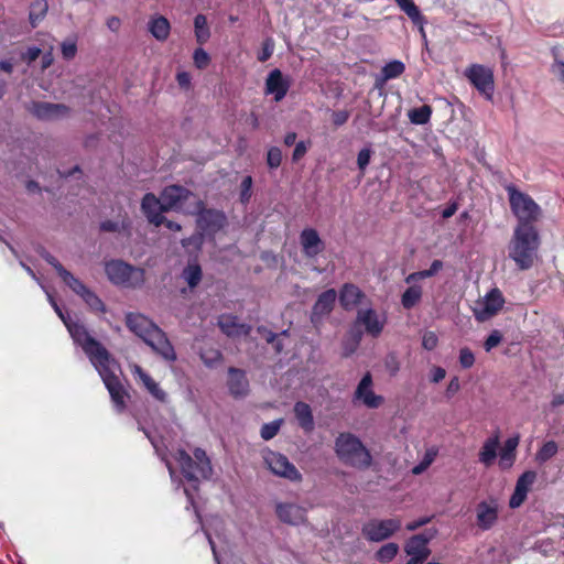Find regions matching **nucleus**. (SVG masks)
Wrapping results in <instances>:
<instances>
[{
    "label": "nucleus",
    "mask_w": 564,
    "mask_h": 564,
    "mask_svg": "<svg viewBox=\"0 0 564 564\" xmlns=\"http://www.w3.org/2000/svg\"><path fill=\"white\" fill-rule=\"evenodd\" d=\"M65 326L74 343L83 348L90 362L98 371L117 412H122L126 409V402L129 395L118 377L120 372L118 362L100 343L89 335L84 325L70 319L69 322H65Z\"/></svg>",
    "instance_id": "obj_1"
},
{
    "label": "nucleus",
    "mask_w": 564,
    "mask_h": 564,
    "mask_svg": "<svg viewBox=\"0 0 564 564\" xmlns=\"http://www.w3.org/2000/svg\"><path fill=\"white\" fill-rule=\"evenodd\" d=\"M128 328L149 345L166 361H175L176 354L165 333L147 316L139 313H128Z\"/></svg>",
    "instance_id": "obj_2"
},
{
    "label": "nucleus",
    "mask_w": 564,
    "mask_h": 564,
    "mask_svg": "<svg viewBox=\"0 0 564 564\" xmlns=\"http://www.w3.org/2000/svg\"><path fill=\"white\" fill-rule=\"evenodd\" d=\"M540 236L534 226L517 225L508 246L509 258L520 270H529L538 258Z\"/></svg>",
    "instance_id": "obj_3"
},
{
    "label": "nucleus",
    "mask_w": 564,
    "mask_h": 564,
    "mask_svg": "<svg viewBox=\"0 0 564 564\" xmlns=\"http://www.w3.org/2000/svg\"><path fill=\"white\" fill-rule=\"evenodd\" d=\"M335 451L345 464L356 468H367L371 465V455L360 440L350 433H341L336 438Z\"/></svg>",
    "instance_id": "obj_4"
},
{
    "label": "nucleus",
    "mask_w": 564,
    "mask_h": 564,
    "mask_svg": "<svg viewBox=\"0 0 564 564\" xmlns=\"http://www.w3.org/2000/svg\"><path fill=\"white\" fill-rule=\"evenodd\" d=\"M161 197L167 212L175 210L187 215H194L203 207V200H200L189 189L181 185L166 186L161 192Z\"/></svg>",
    "instance_id": "obj_5"
},
{
    "label": "nucleus",
    "mask_w": 564,
    "mask_h": 564,
    "mask_svg": "<svg viewBox=\"0 0 564 564\" xmlns=\"http://www.w3.org/2000/svg\"><path fill=\"white\" fill-rule=\"evenodd\" d=\"M182 474L188 481H198L199 478L207 479L212 476L213 468L209 458L202 448L194 451V458L184 449H178L175 455Z\"/></svg>",
    "instance_id": "obj_6"
},
{
    "label": "nucleus",
    "mask_w": 564,
    "mask_h": 564,
    "mask_svg": "<svg viewBox=\"0 0 564 564\" xmlns=\"http://www.w3.org/2000/svg\"><path fill=\"white\" fill-rule=\"evenodd\" d=\"M510 208L518 219V225L533 226L541 215L540 206L528 194L517 189L514 185L506 186Z\"/></svg>",
    "instance_id": "obj_7"
},
{
    "label": "nucleus",
    "mask_w": 564,
    "mask_h": 564,
    "mask_svg": "<svg viewBox=\"0 0 564 564\" xmlns=\"http://www.w3.org/2000/svg\"><path fill=\"white\" fill-rule=\"evenodd\" d=\"M108 279L118 285L138 288L144 282V270L134 268L123 261L112 260L105 267Z\"/></svg>",
    "instance_id": "obj_8"
},
{
    "label": "nucleus",
    "mask_w": 564,
    "mask_h": 564,
    "mask_svg": "<svg viewBox=\"0 0 564 564\" xmlns=\"http://www.w3.org/2000/svg\"><path fill=\"white\" fill-rule=\"evenodd\" d=\"M464 76L487 100H492L495 78L490 67L482 64H471L464 70Z\"/></svg>",
    "instance_id": "obj_9"
},
{
    "label": "nucleus",
    "mask_w": 564,
    "mask_h": 564,
    "mask_svg": "<svg viewBox=\"0 0 564 564\" xmlns=\"http://www.w3.org/2000/svg\"><path fill=\"white\" fill-rule=\"evenodd\" d=\"M505 299L497 288L490 290L482 299L475 302L473 313L478 322H486L502 308Z\"/></svg>",
    "instance_id": "obj_10"
},
{
    "label": "nucleus",
    "mask_w": 564,
    "mask_h": 564,
    "mask_svg": "<svg viewBox=\"0 0 564 564\" xmlns=\"http://www.w3.org/2000/svg\"><path fill=\"white\" fill-rule=\"evenodd\" d=\"M400 528L401 521L399 519H372L364 524L362 534L371 542H380L389 539Z\"/></svg>",
    "instance_id": "obj_11"
},
{
    "label": "nucleus",
    "mask_w": 564,
    "mask_h": 564,
    "mask_svg": "<svg viewBox=\"0 0 564 564\" xmlns=\"http://www.w3.org/2000/svg\"><path fill=\"white\" fill-rule=\"evenodd\" d=\"M264 462L269 469L276 476L291 481H300L302 479V475L297 468L288 459L286 456L280 453L268 452L264 455Z\"/></svg>",
    "instance_id": "obj_12"
},
{
    "label": "nucleus",
    "mask_w": 564,
    "mask_h": 564,
    "mask_svg": "<svg viewBox=\"0 0 564 564\" xmlns=\"http://www.w3.org/2000/svg\"><path fill=\"white\" fill-rule=\"evenodd\" d=\"M29 111L42 121H54L65 118L69 113V108L63 104H52L46 101H33Z\"/></svg>",
    "instance_id": "obj_13"
},
{
    "label": "nucleus",
    "mask_w": 564,
    "mask_h": 564,
    "mask_svg": "<svg viewBox=\"0 0 564 564\" xmlns=\"http://www.w3.org/2000/svg\"><path fill=\"white\" fill-rule=\"evenodd\" d=\"M194 215H197V226L205 234H215L226 225V215L223 212L215 209H202Z\"/></svg>",
    "instance_id": "obj_14"
},
{
    "label": "nucleus",
    "mask_w": 564,
    "mask_h": 564,
    "mask_svg": "<svg viewBox=\"0 0 564 564\" xmlns=\"http://www.w3.org/2000/svg\"><path fill=\"white\" fill-rule=\"evenodd\" d=\"M141 209L149 223L153 224L155 227H159L164 223L162 214L167 210L164 207L161 196L158 198L152 193L145 194L141 202Z\"/></svg>",
    "instance_id": "obj_15"
},
{
    "label": "nucleus",
    "mask_w": 564,
    "mask_h": 564,
    "mask_svg": "<svg viewBox=\"0 0 564 564\" xmlns=\"http://www.w3.org/2000/svg\"><path fill=\"white\" fill-rule=\"evenodd\" d=\"M499 506L496 499L481 501L476 508V522L482 531L490 530L498 520Z\"/></svg>",
    "instance_id": "obj_16"
},
{
    "label": "nucleus",
    "mask_w": 564,
    "mask_h": 564,
    "mask_svg": "<svg viewBox=\"0 0 564 564\" xmlns=\"http://www.w3.org/2000/svg\"><path fill=\"white\" fill-rule=\"evenodd\" d=\"M300 245L303 254L308 259L316 258L325 249V243L314 228H305L300 234Z\"/></svg>",
    "instance_id": "obj_17"
},
{
    "label": "nucleus",
    "mask_w": 564,
    "mask_h": 564,
    "mask_svg": "<svg viewBox=\"0 0 564 564\" xmlns=\"http://www.w3.org/2000/svg\"><path fill=\"white\" fill-rule=\"evenodd\" d=\"M355 398L360 400L369 409H377L381 405L383 398L373 392L370 372H367L361 378L355 391Z\"/></svg>",
    "instance_id": "obj_18"
},
{
    "label": "nucleus",
    "mask_w": 564,
    "mask_h": 564,
    "mask_svg": "<svg viewBox=\"0 0 564 564\" xmlns=\"http://www.w3.org/2000/svg\"><path fill=\"white\" fill-rule=\"evenodd\" d=\"M290 79L278 68L271 70L265 79V94L273 95L275 101H281L288 94Z\"/></svg>",
    "instance_id": "obj_19"
},
{
    "label": "nucleus",
    "mask_w": 564,
    "mask_h": 564,
    "mask_svg": "<svg viewBox=\"0 0 564 564\" xmlns=\"http://www.w3.org/2000/svg\"><path fill=\"white\" fill-rule=\"evenodd\" d=\"M535 479L536 473L533 470H527L518 478L514 491L509 500L510 508H519L524 502Z\"/></svg>",
    "instance_id": "obj_20"
},
{
    "label": "nucleus",
    "mask_w": 564,
    "mask_h": 564,
    "mask_svg": "<svg viewBox=\"0 0 564 564\" xmlns=\"http://www.w3.org/2000/svg\"><path fill=\"white\" fill-rule=\"evenodd\" d=\"M356 322L361 324L369 335L378 337L384 327L386 319L372 308H367L358 311Z\"/></svg>",
    "instance_id": "obj_21"
},
{
    "label": "nucleus",
    "mask_w": 564,
    "mask_h": 564,
    "mask_svg": "<svg viewBox=\"0 0 564 564\" xmlns=\"http://www.w3.org/2000/svg\"><path fill=\"white\" fill-rule=\"evenodd\" d=\"M278 518L288 524L299 525L305 521V509L295 503L280 502L275 507Z\"/></svg>",
    "instance_id": "obj_22"
},
{
    "label": "nucleus",
    "mask_w": 564,
    "mask_h": 564,
    "mask_svg": "<svg viewBox=\"0 0 564 564\" xmlns=\"http://www.w3.org/2000/svg\"><path fill=\"white\" fill-rule=\"evenodd\" d=\"M218 326L224 334L229 337L247 336L251 332V326L239 323L238 317L230 314H223L218 318Z\"/></svg>",
    "instance_id": "obj_23"
},
{
    "label": "nucleus",
    "mask_w": 564,
    "mask_h": 564,
    "mask_svg": "<svg viewBox=\"0 0 564 564\" xmlns=\"http://www.w3.org/2000/svg\"><path fill=\"white\" fill-rule=\"evenodd\" d=\"M228 388L234 397H245L249 391V381L246 372L241 369L230 367L228 369Z\"/></svg>",
    "instance_id": "obj_24"
},
{
    "label": "nucleus",
    "mask_w": 564,
    "mask_h": 564,
    "mask_svg": "<svg viewBox=\"0 0 564 564\" xmlns=\"http://www.w3.org/2000/svg\"><path fill=\"white\" fill-rule=\"evenodd\" d=\"M337 297V293L334 289H329L323 292L317 301L315 302L312 310V321L316 322L323 316L329 314L334 307L335 301Z\"/></svg>",
    "instance_id": "obj_25"
},
{
    "label": "nucleus",
    "mask_w": 564,
    "mask_h": 564,
    "mask_svg": "<svg viewBox=\"0 0 564 564\" xmlns=\"http://www.w3.org/2000/svg\"><path fill=\"white\" fill-rule=\"evenodd\" d=\"M500 444V434L499 432H495L491 436H489L482 444L479 454L478 459L479 462L486 466L489 467L494 464L495 459L497 458V449Z\"/></svg>",
    "instance_id": "obj_26"
},
{
    "label": "nucleus",
    "mask_w": 564,
    "mask_h": 564,
    "mask_svg": "<svg viewBox=\"0 0 564 564\" xmlns=\"http://www.w3.org/2000/svg\"><path fill=\"white\" fill-rule=\"evenodd\" d=\"M362 297L364 293L358 286L347 283L340 290L339 302L345 310H352Z\"/></svg>",
    "instance_id": "obj_27"
},
{
    "label": "nucleus",
    "mask_w": 564,
    "mask_h": 564,
    "mask_svg": "<svg viewBox=\"0 0 564 564\" xmlns=\"http://www.w3.org/2000/svg\"><path fill=\"white\" fill-rule=\"evenodd\" d=\"M294 414L299 422V425L305 432H312L314 430V417L311 406L302 401H299L294 405Z\"/></svg>",
    "instance_id": "obj_28"
},
{
    "label": "nucleus",
    "mask_w": 564,
    "mask_h": 564,
    "mask_svg": "<svg viewBox=\"0 0 564 564\" xmlns=\"http://www.w3.org/2000/svg\"><path fill=\"white\" fill-rule=\"evenodd\" d=\"M430 536H425L423 534H417L412 536L405 545V552L408 555L422 556L427 558L430 555V550L427 549V543L430 541Z\"/></svg>",
    "instance_id": "obj_29"
},
{
    "label": "nucleus",
    "mask_w": 564,
    "mask_h": 564,
    "mask_svg": "<svg viewBox=\"0 0 564 564\" xmlns=\"http://www.w3.org/2000/svg\"><path fill=\"white\" fill-rule=\"evenodd\" d=\"M399 8L409 17V19L420 28L424 34L425 19L413 0H394Z\"/></svg>",
    "instance_id": "obj_30"
},
{
    "label": "nucleus",
    "mask_w": 564,
    "mask_h": 564,
    "mask_svg": "<svg viewBox=\"0 0 564 564\" xmlns=\"http://www.w3.org/2000/svg\"><path fill=\"white\" fill-rule=\"evenodd\" d=\"M148 29L158 41H165L169 37L171 25L166 18L158 15L149 21Z\"/></svg>",
    "instance_id": "obj_31"
},
{
    "label": "nucleus",
    "mask_w": 564,
    "mask_h": 564,
    "mask_svg": "<svg viewBox=\"0 0 564 564\" xmlns=\"http://www.w3.org/2000/svg\"><path fill=\"white\" fill-rule=\"evenodd\" d=\"M203 276L202 268L196 262H189L182 272V279L188 284L189 288H195L199 284Z\"/></svg>",
    "instance_id": "obj_32"
},
{
    "label": "nucleus",
    "mask_w": 564,
    "mask_h": 564,
    "mask_svg": "<svg viewBox=\"0 0 564 564\" xmlns=\"http://www.w3.org/2000/svg\"><path fill=\"white\" fill-rule=\"evenodd\" d=\"M422 297V288L420 285L409 286L401 296V304L404 308L414 307Z\"/></svg>",
    "instance_id": "obj_33"
},
{
    "label": "nucleus",
    "mask_w": 564,
    "mask_h": 564,
    "mask_svg": "<svg viewBox=\"0 0 564 564\" xmlns=\"http://www.w3.org/2000/svg\"><path fill=\"white\" fill-rule=\"evenodd\" d=\"M405 70V65L398 59L387 63L381 69V77L383 82L401 76Z\"/></svg>",
    "instance_id": "obj_34"
},
{
    "label": "nucleus",
    "mask_w": 564,
    "mask_h": 564,
    "mask_svg": "<svg viewBox=\"0 0 564 564\" xmlns=\"http://www.w3.org/2000/svg\"><path fill=\"white\" fill-rule=\"evenodd\" d=\"M194 26L197 42L204 44L210 36L206 17L197 14L194 20Z\"/></svg>",
    "instance_id": "obj_35"
},
{
    "label": "nucleus",
    "mask_w": 564,
    "mask_h": 564,
    "mask_svg": "<svg viewBox=\"0 0 564 564\" xmlns=\"http://www.w3.org/2000/svg\"><path fill=\"white\" fill-rule=\"evenodd\" d=\"M432 115V108L424 105L419 108H414L409 111L408 116L413 124H425L430 121Z\"/></svg>",
    "instance_id": "obj_36"
},
{
    "label": "nucleus",
    "mask_w": 564,
    "mask_h": 564,
    "mask_svg": "<svg viewBox=\"0 0 564 564\" xmlns=\"http://www.w3.org/2000/svg\"><path fill=\"white\" fill-rule=\"evenodd\" d=\"M437 454L438 449L435 446L427 448L421 462L412 468V474L421 475L423 471H425L435 460Z\"/></svg>",
    "instance_id": "obj_37"
},
{
    "label": "nucleus",
    "mask_w": 564,
    "mask_h": 564,
    "mask_svg": "<svg viewBox=\"0 0 564 564\" xmlns=\"http://www.w3.org/2000/svg\"><path fill=\"white\" fill-rule=\"evenodd\" d=\"M442 268H443V262L441 260H434L431 263L430 269L409 274L405 278V282L408 284H410V283H412V282H414V281H416L419 279L431 278L434 274H436Z\"/></svg>",
    "instance_id": "obj_38"
},
{
    "label": "nucleus",
    "mask_w": 564,
    "mask_h": 564,
    "mask_svg": "<svg viewBox=\"0 0 564 564\" xmlns=\"http://www.w3.org/2000/svg\"><path fill=\"white\" fill-rule=\"evenodd\" d=\"M47 12V2L45 0H35L31 4L30 10V22L32 26H35L46 14Z\"/></svg>",
    "instance_id": "obj_39"
},
{
    "label": "nucleus",
    "mask_w": 564,
    "mask_h": 564,
    "mask_svg": "<svg viewBox=\"0 0 564 564\" xmlns=\"http://www.w3.org/2000/svg\"><path fill=\"white\" fill-rule=\"evenodd\" d=\"M558 451V446L554 441H549L538 451L535 459L538 463L543 464L551 459Z\"/></svg>",
    "instance_id": "obj_40"
},
{
    "label": "nucleus",
    "mask_w": 564,
    "mask_h": 564,
    "mask_svg": "<svg viewBox=\"0 0 564 564\" xmlns=\"http://www.w3.org/2000/svg\"><path fill=\"white\" fill-rule=\"evenodd\" d=\"M399 552V546L395 543H387L382 545L376 553V558L379 562L387 563L392 561Z\"/></svg>",
    "instance_id": "obj_41"
},
{
    "label": "nucleus",
    "mask_w": 564,
    "mask_h": 564,
    "mask_svg": "<svg viewBox=\"0 0 564 564\" xmlns=\"http://www.w3.org/2000/svg\"><path fill=\"white\" fill-rule=\"evenodd\" d=\"M61 278L64 283L79 296H82V294L87 290V286L67 270L61 275Z\"/></svg>",
    "instance_id": "obj_42"
},
{
    "label": "nucleus",
    "mask_w": 564,
    "mask_h": 564,
    "mask_svg": "<svg viewBox=\"0 0 564 564\" xmlns=\"http://www.w3.org/2000/svg\"><path fill=\"white\" fill-rule=\"evenodd\" d=\"M200 359L207 367L212 368L221 361L223 355L218 349L209 348L200 352Z\"/></svg>",
    "instance_id": "obj_43"
},
{
    "label": "nucleus",
    "mask_w": 564,
    "mask_h": 564,
    "mask_svg": "<svg viewBox=\"0 0 564 564\" xmlns=\"http://www.w3.org/2000/svg\"><path fill=\"white\" fill-rule=\"evenodd\" d=\"M80 297L86 302V304L91 310L97 311V312H105L106 308H105V305H104L102 301L93 291H90L88 288L82 294Z\"/></svg>",
    "instance_id": "obj_44"
},
{
    "label": "nucleus",
    "mask_w": 564,
    "mask_h": 564,
    "mask_svg": "<svg viewBox=\"0 0 564 564\" xmlns=\"http://www.w3.org/2000/svg\"><path fill=\"white\" fill-rule=\"evenodd\" d=\"M130 227V223L126 219L121 221L115 220H105L100 224V230L107 232H119L121 230H127Z\"/></svg>",
    "instance_id": "obj_45"
},
{
    "label": "nucleus",
    "mask_w": 564,
    "mask_h": 564,
    "mask_svg": "<svg viewBox=\"0 0 564 564\" xmlns=\"http://www.w3.org/2000/svg\"><path fill=\"white\" fill-rule=\"evenodd\" d=\"M281 424L282 420H275L270 423L263 424L260 432L261 437L265 441L273 438L278 434Z\"/></svg>",
    "instance_id": "obj_46"
},
{
    "label": "nucleus",
    "mask_w": 564,
    "mask_h": 564,
    "mask_svg": "<svg viewBox=\"0 0 564 564\" xmlns=\"http://www.w3.org/2000/svg\"><path fill=\"white\" fill-rule=\"evenodd\" d=\"M517 453L501 448L499 452V466L501 469H509L516 462Z\"/></svg>",
    "instance_id": "obj_47"
},
{
    "label": "nucleus",
    "mask_w": 564,
    "mask_h": 564,
    "mask_svg": "<svg viewBox=\"0 0 564 564\" xmlns=\"http://www.w3.org/2000/svg\"><path fill=\"white\" fill-rule=\"evenodd\" d=\"M282 162V151L278 147H272L268 150L267 163L270 169H276Z\"/></svg>",
    "instance_id": "obj_48"
},
{
    "label": "nucleus",
    "mask_w": 564,
    "mask_h": 564,
    "mask_svg": "<svg viewBox=\"0 0 564 564\" xmlns=\"http://www.w3.org/2000/svg\"><path fill=\"white\" fill-rule=\"evenodd\" d=\"M459 365L464 369H469L475 364V355L468 347H463L459 350Z\"/></svg>",
    "instance_id": "obj_49"
},
{
    "label": "nucleus",
    "mask_w": 564,
    "mask_h": 564,
    "mask_svg": "<svg viewBox=\"0 0 564 564\" xmlns=\"http://www.w3.org/2000/svg\"><path fill=\"white\" fill-rule=\"evenodd\" d=\"M400 361L395 354H389L384 359V368L391 377L397 376L400 370Z\"/></svg>",
    "instance_id": "obj_50"
},
{
    "label": "nucleus",
    "mask_w": 564,
    "mask_h": 564,
    "mask_svg": "<svg viewBox=\"0 0 564 564\" xmlns=\"http://www.w3.org/2000/svg\"><path fill=\"white\" fill-rule=\"evenodd\" d=\"M193 59H194L195 66L199 69H203L209 63V55L204 48L198 47L194 52Z\"/></svg>",
    "instance_id": "obj_51"
},
{
    "label": "nucleus",
    "mask_w": 564,
    "mask_h": 564,
    "mask_svg": "<svg viewBox=\"0 0 564 564\" xmlns=\"http://www.w3.org/2000/svg\"><path fill=\"white\" fill-rule=\"evenodd\" d=\"M251 188H252V177L246 176L240 185V200L246 204L249 202L251 197Z\"/></svg>",
    "instance_id": "obj_52"
},
{
    "label": "nucleus",
    "mask_w": 564,
    "mask_h": 564,
    "mask_svg": "<svg viewBox=\"0 0 564 564\" xmlns=\"http://www.w3.org/2000/svg\"><path fill=\"white\" fill-rule=\"evenodd\" d=\"M438 344V337L434 332H425L422 337V346L426 350H433Z\"/></svg>",
    "instance_id": "obj_53"
},
{
    "label": "nucleus",
    "mask_w": 564,
    "mask_h": 564,
    "mask_svg": "<svg viewBox=\"0 0 564 564\" xmlns=\"http://www.w3.org/2000/svg\"><path fill=\"white\" fill-rule=\"evenodd\" d=\"M502 340V335L499 330H492L490 335L486 338L484 343V348L486 351H490L495 347H497Z\"/></svg>",
    "instance_id": "obj_54"
},
{
    "label": "nucleus",
    "mask_w": 564,
    "mask_h": 564,
    "mask_svg": "<svg viewBox=\"0 0 564 564\" xmlns=\"http://www.w3.org/2000/svg\"><path fill=\"white\" fill-rule=\"evenodd\" d=\"M371 150L369 148L361 149L357 156V165L361 173L365 172L366 167L370 163L371 159Z\"/></svg>",
    "instance_id": "obj_55"
},
{
    "label": "nucleus",
    "mask_w": 564,
    "mask_h": 564,
    "mask_svg": "<svg viewBox=\"0 0 564 564\" xmlns=\"http://www.w3.org/2000/svg\"><path fill=\"white\" fill-rule=\"evenodd\" d=\"M62 55L65 59H72L77 53V45L75 41H64L61 45Z\"/></svg>",
    "instance_id": "obj_56"
},
{
    "label": "nucleus",
    "mask_w": 564,
    "mask_h": 564,
    "mask_svg": "<svg viewBox=\"0 0 564 564\" xmlns=\"http://www.w3.org/2000/svg\"><path fill=\"white\" fill-rule=\"evenodd\" d=\"M132 373L134 376H137L140 381L144 384V387L148 389L149 387H151L155 381L145 372L143 371V369L138 366V365H134L133 368H132Z\"/></svg>",
    "instance_id": "obj_57"
},
{
    "label": "nucleus",
    "mask_w": 564,
    "mask_h": 564,
    "mask_svg": "<svg viewBox=\"0 0 564 564\" xmlns=\"http://www.w3.org/2000/svg\"><path fill=\"white\" fill-rule=\"evenodd\" d=\"M132 373L134 376H137L140 381L144 384V387L148 389L149 387H151L155 381L145 372L143 371V369L138 366V365H134L133 368H132Z\"/></svg>",
    "instance_id": "obj_58"
},
{
    "label": "nucleus",
    "mask_w": 564,
    "mask_h": 564,
    "mask_svg": "<svg viewBox=\"0 0 564 564\" xmlns=\"http://www.w3.org/2000/svg\"><path fill=\"white\" fill-rule=\"evenodd\" d=\"M132 373L134 376H137L140 381L144 384V387L148 389L149 387H151L155 381L145 372L143 371V369L138 366V365H134L133 368H132Z\"/></svg>",
    "instance_id": "obj_59"
},
{
    "label": "nucleus",
    "mask_w": 564,
    "mask_h": 564,
    "mask_svg": "<svg viewBox=\"0 0 564 564\" xmlns=\"http://www.w3.org/2000/svg\"><path fill=\"white\" fill-rule=\"evenodd\" d=\"M132 373L134 376H137L140 381L144 384V387L148 389L149 387H151L155 381L145 372L143 371V369L138 366V365H134L133 368H132Z\"/></svg>",
    "instance_id": "obj_60"
},
{
    "label": "nucleus",
    "mask_w": 564,
    "mask_h": 564,
    "mask_svg": "<svg viewBox=\"0 0 564 564\" xmlns=\"http://www.w3.org/2000/svg\"><path fill=\"white\" fill-rule=\"evenodd\" d=\"M41 256L47 263H50L56 270L59 276L66 271V269L59 263V261L47 251H42Z\"/></svg>",
    "instance_id": "obj_61"
},
{
    "label": "nucleus",
    "mask_w": 564,
    "mask_h": 564,
    "mask_svg": "<svg viewBox=\"0 0 564 564\" xmlns=\"http://www.w3.org/2000/svg\"><path fill=\"white\" fill-rule=\"evenodd\" d=\"M273 50H274L273 41L271 39L265 40L263 43L262 52L258 55V59L260 62L268 61L271 57V55L273 54Z\"/></svg>",
    "instance_id": "obj_62"
},
{
    "label": "nucleus",
    "mask_w": 564,
    "mask_h": 564,
    "mask_svg": "<svg viewBox=\"0 0 564 564\" xmlns=\"http://www.w3.org/2000/svg\"><path fill=\"white\" fill-rule=\"evenodd\" d=\"M310 147V142H304V141H300L295 144V148H294V151H293V154H292V160L294 162L301 160L307 152V149Z\"/></svg>",
    "instance_id": "obj_63"
},
{
    "label": "nucleus",
    "mask_w": 564,
    "mask_h": 564,
    "mask_svg": "<svg viewBox=\"0 0 564 564\" xmlns=\"http://www.w3.org/2000/svg\"><path fill=\"white\" fill-rule=\"evenodd\" d=\"M153 398H155L160 402H166L167 401V394L166 392L160 388L158 382H154L151 387L147 389Z\"/></svg>",
    "instance_id": "obj_64"
}]
</instances>
